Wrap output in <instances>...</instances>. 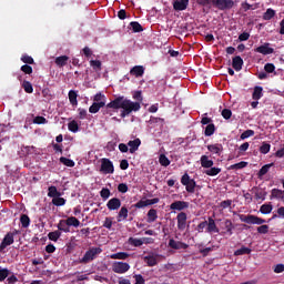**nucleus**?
<instances>
[{
  "label": "nucleus",
  "mask_w": 284,
  "mask_h": 284,
  "mask_svg": "<svg viewBox=\"0 0 284 284\" xmlns=\"http://www.w3.org/2000/svg\"><path fill=\"white\" fill-rule=\"evenodd\" d=\"M108 108H113V110H122L121 118L130 116L132 112H139L141 110V102H132L125 97L121 95L108 103Z\"/></svg>",
  "instance_id": "1"
},
{
  "label": "nucleus",
  "mask_w": 284,
  "mask_h": 284,
  "mask_svg": "<svg viewBox=\"0 0 284 284\" xmlns=\"http://www.w3.org/2000/svg\"><path fill=\"white\" fill-rule=\"evenodd\" d=\"M101 252H103L102 247H90L83 255L82 258H80V263L82 265H88V263H92V261H94V258H97V256L99 254H101Z\"/></svg>",
  "instance_id": "2"
},
{
  "label": "nucleus",
  "mask_w": 284,
  "mask_h": 284,
  "mask_svg": "<svg viewBox=\"0 0 284 284\" xmlns=\"http://www.w3.org/2000/svg\"><path fill=\"white\" fill-rule=\"evenodd\" d=\"M181 183L185 186V190L186 192H189V194H194L196 190V181H194V179H191L190 174L184 173L181 178Z\"/></svg>",
  "instance_id": "3"
},
{
  "label": "nucleus",
  "mask_w": 284,
  "mask_h": 284,
  "mask_svg": "<svg viewBox=\"0 0 284 284\" xmlns=\"http://www.w3.org/2000/svg\"><path fill=\"white\" fill-rule=\"evenodd\" d=\"M240 221L242 223H247V225H263V223H266V221L262 217H258L256 215H245V214H241L240 215Z\"/></svg>",
  "instance_id": "4"
},
{
  "label": "nucleus",
  "mask_w": 284,
  "mask_h": 284,
  "mask_svg": "<svg viewBox=\"0 0 284 284\" xmlns=\"http://www.w3.org/2000/svg\"><path fill=\"white\" fill-rule=\"evenodd\" d=\"M101 166H100V172L102 174H114V163L111 162L110 159L108 158H102L100 160Z\"/></svg>",
  "instance_id": "5"
},
{
  "label": "nucleus",
  "mask_w": 284,
  "mask_h": 284,
  "mask_svg": "<svg viewBox=\"0 0 284 284\" xmlns=\"http://www.w3.org/2000/svg\"><path fill=\"white\" fill-rule=\"evenodd\" d=\"M19 234V231L14 230V232H8L2 242L0 243V252H3L6 247L12 245L14 243V235Z\"/></svg>",
  "instance_id": "6"
},
{
  "label": "nucleus",
  "mask_w": 284,
  "mask_h": 284,
  "mask_svg": "<svg viewBox=\"0 0 284 284\" xmlns=\"http://www.w3.org/2000/svg\"><path fill=\"white\" fill-rule=\"evenodd\" d=\"M112 271L115 274H125V272H130V264L128 262H114L112 264Z\"/></svg>",
  "instance_id": "7"
},
{
  "label": "nucleus",
  "mask_w": 284,
  "mask_h": 284,
  "mask_svg": "<svg viewBox=\"0 0 284 284\" xmlns=\"http://www.w3.org/2000/svg\"><path fill=\"white\" fill-rule=\"evenodd\" d=\"M213 6L217 10H232L234 8V0H214Z\"/></svg>",
  "instance_id": "8"
},
{
  "label": "nucleus",
  "mask_w": 284,
  "mask_h": 284,
  "mask_svg": "<svg viewBox=\"0 0 284 284\" xmlns=\"http://www.w3.org/2000/svg\"><path fill=\"white\" fill-rule=\"evenodd\" d=\"M176 221H178V230H180V232H183V230L187 227V213L180 212L176 215Z\"/></svg>",
  "instance_id": "9"
},
{
  "label": "nucleus",
  "mask_w": 284,
  "mask_h": 284,
  "mask_svg": "<svg viewBox=\"0 0 284 284\" xmlns=\"http://www.w3.org/2000/svg\"><path fill=\"white\" fill-rule=\"evenodd\" d=\"M190 207V202L186 201H174L170 205V210H173L174 212H183V210H187Z\"/></svg>",
  "instance_id": "10"
},
{
  "label": "nucleus",
  "mask_w": 284,
  "mask_h": 284,
  "mask_svg": "<svg viewBox=\"0 0 284 284\" xmlns=\"http://www.w3.org/2000/svg\"><path fill=\"white\" fill-rule=\"evenodd\" d=\"M187 6H190V0L173 1V10H175V12H183V10H187Z\"/></svg>",
  "instance_id": "11"
},
{
  "label": "nucleus",
  "mask_w": 284,
  "mask_h": 284,
  "mask_svg": "<svg viewBox=\"0 0 284 284\" xmlns=\"http://www.w3.org/2000/svg\"><path fill=\"white\" fill-rule=\"evenodd\" d=\"M206 223V232L209 234H219L220 230L219 226H216V222L213 217H209Z\"/></svg>",
  "instance_id": "12"
},
{
  "label": "nucleus",
  "mask_w": 284,
  "mask_h": 284,
  "mask_svg": "<svg viewBox=\"0 0 284 284\" xmlns=\"http://www.w3.org/2000/svg\"><path fill=\"white\" fill-rule=\"evenodd\" d=\"M258 54H274V48L270 47V43H264L255 49Z\"/></svg>",
  "instance_id": "13"
},
{
  "label": "nucleus",
  "mask_w": 284,
  "mask_h": 284,
  "mask_svg": "<svg viewBox=\"0 0 284 284\" xmlns=\"http://www.w3.org/2000/svg\"><path fill=\"white\" fill-rule=\"evenodd\" d=\"M222 225V230H225L224 234H227L229 236H232V234H234V223H232V220H224Z\"/></svg>",
  "instance_id": "14"
},
{
  "label": "nucleus",
  "mask_w": 284,
  "mask_h": 284,
  "mask_svg": "<svg viewBox=\"0 0 284 284\" xmlns=\"http://www.w3.org/2000/svg\"><path fill=\"white\" fill-rule=\"evenodd\" d=\"M169 247H171L172 250H187L190 245L185 244L184 242H178L174 239H171L169 241Z\"/></svg>",
  "instance_id": "15"
},
{
  "label": "nucleus",
  "mask_w": 284,
  "mask_h": 284,
  "mask_svg": "<svg viewBox=\"0 0 284 284\" xmlns=\"http://www.w3.org/2000/svg\"><path fill=\"white\" fill-rule=\"evenodd\" d=\"M106 207L110 211H116L121 207V200L118 197H112L111 200L108 201Z\"/></svg>",
  "instance_id": "16"
},
{
  "label": "nucleus",
  "mask_w": 284,
  "mask_h": 284,
  "mask_svg": "<svg viewBox=\"0 0 284 284\" xmlns=\"http://www.w3.org/2000/svg\"><path fill=\"white\" fill-rule=\"evenodd\" d=\"M130 154H134L141 148V139L136 138L128 142Z\"/></svg>",
  "instance_id": "17"
},
{
  "label": "nucleus",
  "mask_w": 284,
  "mask_h": 284,
  "mask_svg": "<svg viewBox=\"0 0 284 284\" xmlns=\"http://www.w3.org/2000/svg\"><path fill=\"white\" fill-rule=\"evenodd\" d=\"M232 68L236 72H241V70H243V58H241V55H236L233 58Z\"/></svg>",
  "instance_id": "18"
},
{
  "label": "nucleus",
  "mask_w": 284,
  "mask_h": 284,
  "mask_svg": "<svg viewBox=\"0 0 284 284\" xmlns=\"http://www.w3.org/2000/svg\"><path fill=\"white\" fill-rule=\"evenodd\" d=\"M207 150L209 152H212V154L221 156V152H223V144H209Z\"/></svg>",
  "instance_id": "19"
},
{
  "label": "nucleus",
  "mask_w": 284,
  "mask_h": 284,
  "mask_svg": "<svg viewBox=\"0 0 284 284\" xmlns=\"http://www.w3.org/2000/svg\"><path fill=\"white\" fill-rule=\"evenodd\" d=\"M130 74L136 78L143 77L145 74V68L143 65H135L131 69Z\"/></svg>",
  "instance_id": "20"
},
{
  "label": "nucleus",
  "mask_w": 284,
  "mask_h": 284,
  "mask_svg": "<svg viewBox=\"0 0 284 284\" xmlns=\"http://www.w3.org/2000/svg\"><path fill=\"white\" fill-rule=\"evenodd\" d=\"M68 61H70V57L68 55H60L55 58L54 63L58 65V68H63L68 65Z\"/></svg>",
  "instance_id": "21"
},
{
  "label": "nucleus",
  "mask_w": 284,
  "mask_h": 284,
  "mask_svg": "<svg viewBox=\"0 0 284 284\" xmlns=\"http://www.w3.org/2000/svg\"><path fill=\"white\" fill-rule=\"evenodd\" d=\"M110 258L118 260V261H128L130 258V255L128 252H118L110 255Z\"/></svg>",
  "instance_id": "22"
},
{
  "label": "nucleus",
  "mask_w": 284,
  "mask_h": 284,
  "mask_svg": "<svg viewBox=\"0 0 284 284\" xmlns=\"http://www.w3.org/2000/svg\"><path fill=\"white\" fill-rule=\"evenodd\" d=\"M200 161H201L202 168H205V169L213 168L214 165V161L210 160V156L207 155H202Z\"/></svg>",
  "instance_id": "23"
},
{
  "label": "nucleus",
  "mask_w": 284,
  "mask_h": 284,
  "mask_svg": "<svg viewBox=\"0 0 284 284\" xmlns=\"http://www.w3.org/2000/svg\"><path fill=\"white\" fill-rule=\"evenodd\" d=\"M144 263H146V265L149 267H154V266L159 265V261L156 260V256H154V255L144 256Z\"/></svg>",
  "instance_id": "24"
},
{
  "label": "nucleus",
  "mask_w": 284,
  "mask_h": 284,
  "mask_svg": "<svg viewBox=\"0 0 284 284\" xmlns=\"http://www.w3.org/2000/svg\"><path fill=\"white\" fill-rule=\"evenodd\" d=\"M58 232H64L68 234L70 232V226L65 220H60L58 223Z\"/></svg>",
  "instance_id": "25"
},
{
  "label": "nucleus",
  "mask_w": 284,
  "mask_h": 284,
  "mask_svg": "<svg viewBox=\"0 0 284 284\" xmlns=\"http://www.w3.org/2000/svg\"><path fill=\"white\" fill-rule=\"evenodd\" d=\"M78 97H79V94L77 93V91H74V90L69 91V101H70L71 105H73V106L79 105V100H77Z\"/></svg>",
  "instance_id": "26"
},
{
  "label": "nucleus",
  "mask_w": 284,
  "mask_h": 284,
  "mask_svg": "<svg viewBox=\"0 0 284 284\" xmlns=\"http://www.w3.org/2000/svg\"><path fill=\"white\" fill-rule=\"evenodd\" d=\"M93 103H102V106L105 108V103H106L105 94L101 92L97 93L93 98Z\"/></svg>",
  "instance_id": "27"
},
{
  "label": "nucleus",
  "mask_w": 284,
  "mask_h": 284,
  "mask_svg": "<svg viewBox=\"0 0 284 284\" xmlns=\"http://www.w3.org/2000/svg\"><path fill=\"white\" fill-rule=\"evenodd\" d=\"M271 199H281L284 201V191L281 189H273L271 191Z\"/></svg>",
  "instance_id": "28"
},
{
  "label": "nucleus",
  "mask_w": 284,
  "mask_h": 284,
  "mask_svg": "<svg viewBox=\"0 0 284 284\" xmlns=\"http://www.w3.org/2000/svg\"><path fill=\"white\" fill-rule=\"evenodd\" d=\"M65 221L69 227H79V225H81V222L75 216H70Z\"/></svg>",
  "instance_id": "29"
},
{
  "label": "nucleus",
  "mask_w": 284,
  "mask_h": 284,
  "mask_svg": "<svg viewBox=\"0 0 284 284\" xmlns=\"http://www.w3.org/2000/svg\"><path fill=\"white\" fill-rule=\"evenodd\" d=\"M262 97H263V87H255L252 94V99H254V101H258L260 99H262Z\"/></svg>",
  "instance_id": "30"
},
{
  "label": "nucleus",
  "mask_w": 284,
  "mask_h": 284,
  "mask_svg": "<svg viewBox=\"0 0 284 284\" xmlns=\"http://www.w3.org/2000/svg\"><path fill=\"white\" fill-rule=\"evenodd\" d=\"M48 196L50 199H57L58 196H61V192H59V190H57V186H49Z\"/></svg>",
  "instance_id": "31"
},
{
  "label": "nucleus",
  "mask_w": 284,
  "mask_h": 284,
  "mask_svg": "<svg viewBox=\"0 0 284 284\" xmlns=\"http://www.w3.org/2000/svg\"><path fill=\"white\" fill-rule=\"evenodd\" d=\"M270 168H274V163L263 165L257 173L258 179H261V176H265V174L270 172Z\"/></svg>",
  "instance_id": "32"
},
{
  "label": "nucleus",
  "mask_w": 284,
  "mask_h": 284,
  "mask_svg": "<svg viewBox=\"0 0 284 284\" xmlns=\"http://www.w3.org/2000/svg\"><path fill=\"white\" fill-rule=\"evenodd\" d=\"M245 254H252V248L247 246H242L241 248L234 252V256H243Z\"/></svg>",
  "instance_id": "33"
},
{
  "label": "nucleus",
  "mask_w": 284,
  "mask_h": 284,
  "mask_svg": "<svg viewBox=\"0 0 284 284\" xmlns=\"http://www.w3.org/2000/svg\"><path fill=\"white\" fill-rule=\"evenodd\" d=\"M159 219V215L156 213V210L151 209L148 212V223H154Z\"/></svg>",
  "instance_id": "34"
},
{
  "label": "nucleus",
  "mask_w": 284,
  "mask_h": 284,
  "mask_svg": "<svg viewBox=\"0 0 284 284\" xmlns=\"http://www.w3.org/2000/svg\"><path fill=\"white\" fill-rule=\"evenodd\" d=\"M214 132H216V125H214V123H210L204 130V135L212 136Z\"/></svg>",
  "instance_id": "35"
},
{
  "label": "nucleus",
  "mask_w": 284,
  "mask_h": 284,
  "mask_svg": "<svg viewBox=\"0 0 284 284\" xmlns=\"http://www.w3.org/2000/svg\"><path fill=\"white\" fill-rule=\"evenodd\" d=\"M128 207L126 206H122L121 210L118 213V221H125V219H128Z\"/></svg>",
  "instance_id": "36"
},
{
  "label": "nucleus",
  "mask_w": 284,
  "mask_h": 284,
  "mask_svg": "<svg viewBox=\"0 0 284 284\" xmlns=\"http://www.w3.org/2000/svg\"><path fill=\"white\" fill-rule=\"evenodd\" d=\"M207 176H216L221 174V168L211 166L209 170L204 172Z\"/></svg>",
  "instance_id": "37"
},
{
  "label": "nucleus",
  "mask_w": 284,
  "mask_h": 284,
  "mask_svg": "<svg viewBox=\"0 0 284 284\" xmlns=\"http://www.w3.org/2000/svg\"><path fill=\"white\" fill-rule=\"evenodd\" d=\"M22 88L24 92H27V94H32V92H34V88L32 87V83H30V81L28 80H24L22 82Z\"/></svg>",
  "instance_id": "38"
},
{
  "label": "nucleus",
  "mask_w": 284,
  "mask_h": 284,
  "mask_svg": "<svg viewBox=\"0 0 284 284\" xmlns=\"http://www.w3.org/2000/svg\"><path fill=\"white\" fill-rule=\"evenodd\" d=\"M48 239H49V241H53L54 243H57V241H59V239H61V231L50 232L48 234Z\"/></svg>",
  "instance_id": "39"
},
{
  "label": "nucleus",
  "mask_w": 284,
  "mask_h": 284,
  "mask_svg": "<svg viewBox=\"0 0 284 284\" xmlns=\"http://www.w3.org/2000/svg\"><path fill=\"white\" fill-rule=\"evenodd\" d=\"M20 223L24 229L30 227V216H28L27 214H22L20 216Z\"/></svg>",
  "instance_id": "40"
},
{
  "label": "nucleus",
  "mask_w": 284,
  "mask_h": 284,
  "mask_svg": "<svg viewBox=\"0 0 284 284\" xmlns=\"http://www.w3.org/2000/svg\"><path fill=\"white\" fill-rule=\"evenodd\" d=\"M272 210H274V206H272V204H263L260 207L261 214H272Z\"/></svg>",
  "instance_id": "41"
},
{
  "label": "nucleus",
  "mask_w": 284,
  "mask_h": 284,
  "mask_svg": "<svg viewBox=\"0 0 284 284\" xmlns=\"http://www.w3.org/2000/svg\"><path fill=\"white\" fill-rule=\"evenodd\" d=\"M65 202H67L65 199L61 196L52 199V204L55 205V207H61L65 205Z\"/></svg>",
  "instance_id": "42"
},
{
  "label": "nucleus",
  "mask_w": 284,
  "mask_h": 284,
  "mask_svg": "<svg viewBox=\"0 0 284 284\" xmlns=\"http://www.w3.org/2000/svg\"><path fill=\"white\" fill-rule=\"evenodd\" d=\"M101 108H104L102 103L93 102L92 105L89 108V112L91 114H97Z\"/></svg>",
  "instance_id": "43"
},
{
  "label": "nucleus",
  "mask_w": 284,
  "mask_h": 284,
  "mask_svg": "<svg viewBox=\"0 0 284 284\" xmlns=\"http://www.w3.org/2000/svg\"><path fill=\"white\" fill-rule=\"evenodd\" d=\"M60 163H62V165H65L67 168H74L75 163L73 162V160H70L65 156H61L60 158Z\"/></svg>",
  "instance_id": "44"
},
{
  "label": "nucleus",
  "mask_w": 284,
  "mask_h": 284,
  "mask_svg": "<svg viewBox=\"0 0 284 284\" xmlns=\"http://www.w3.org/2000/svg\"><path fill=\"white\" fill-rule=\"evenodd\" d=\"M68 130L73 133L79 132V123L77 122V120H73L68 123Z\"/></svg>",
  "instance_id": "45"
},
{
  "label": "nucleus",
  "mask_w": 284,
  "mask_h": 284,
  "mask_svg": "<svg viewBox=\"0 0 284 284\" xmlns=\"http://www.w3.org/2000/svg\"><path fill=\"white\" fill-rule=\"evenodd\" d=\"M143 240L142 239H134V237H130L129 239V244L132 245L133 247H141V245H143Z\"/></svg>",
  "instance_id": "46"
},
{
  "label": "nucleus",
  "mask_w": 284,
  "mask_h": 284,
  "mask_svg": "<svg viewBox=\"0 0 284 284\" xmlns=\"http://www.w3.org/2000/svg\"><path fill=\"white\" fill-rule=\"evenodd\" d=\"M276 14V11H274L273 9H267L266 12L263 14V19L264 21H270L271 19H274Z\"/></svg>",
  "instance_id": "47"
},
{
  "label": "nucleus",
  "mask_w": 284,
  "mask_h": 284,
  "mask_svg": "<svg viewBox=\"0 0 284 284\" xmlns=\"http://www.w3.org/2000/svg\"><path fill=\"white\" fill-rule=\"evenodd\" d=\"M130 26L133 32H143V26H141V23H139L138 21L130 22Z\"/></svg>",
  "instance_id": "48"
},
{
  "label": "nucleus",
  "mask_w": 284,
  "mask_h": 284,
  "mask_svg": "<svg viewBox=\"0 0 284 284\" xmlns=\"http://www.w3.org/2000/svg\"><path fill=\"white\" fill-rule=\"evenodd\" d=\"M243 168H247V162L242 161L240 163L232 164L229 166V170H243Z\"/></svg>",
  "instance_id": "49"
},
{
  "label": "nucleus",
  "mask_w": 284,
  "mask_h": 284,
  "mask_svg": "<svg viewBox=\"0 0 284 284\" xmlns=\"http://www.w3.org/2000/svg\"><path fill=\"white\" fill-rule=\"evenodd\" d=\"M159 163L163 168H168V165H170V159H168L165 154H160Z\"/></svg>",
  "instance_id": "50"
},
{
  "label": "nucleus",
  "mask_w": 284,
  "mask_h": 284,
  "mask_svg": "<svg viewBox=\"0 0 284 284\" xmlns=\"http://www.w3.org/2000/svg\"><path fill=\"white\" fill-rule=\"evenodd\" d=\"M10 276V270L1 268L0 270V283H3Z\"/></svg>",
  "instance_id": "51"
},
{
  "label": "nucleus",
  "mask_w": 284,
  "mask_h": 284,
  "mask_svg": "<svg viewBox=\"0 0 284 284\" xmlns=\"http://www.w3.org/2000/svg\"><path fill=\"white\" fill-rule=\"evenodd\" d=\"M272 149V145L267 142H263V144L260 146L261 154H268L270 150Z\"/></svg>",
  "instance_id": "52"
},
{
  "label": "nucleus",
  "mask_w": 284,
  "mask_h": 284,
  "mask_svg": "<svg viewBox=\"0 0 284 284\" xmlns=\"http://www.w3.org/2000/svg\"><path fill=\"white\" fill-rule=\"evenodd\" d=\"M33 123L36 125H45V123H48V120L41 115H38L33 119Z\"/></svg>",
  "instance_id": "53"
},
{
  "label": "nucleus",
  "mask_w": 284,
  "mask_h": 284,
  "mask_svg": "<svg viewBox=\"0 0 284 284\" xmlns=\"http://www.w3.org/2000/svg\"><path fill=\"white\" fill-rule=\"evenodd\" d=\"M90 65H91V68H93V70H95V72H100V70H101V60H91Z\"/></svg>",
  "instance_id": "54"
},
{
  "label": "nucleus",
  "mask_w": 284,
  "mask_h": 284,
  "mask_svg": "<svg viewBox=\"0 0 284 284\" xmlns=\"http://www.w3.org/2000/svg\"><path fill=\"white\" fill-rule=\"evenodd\" d=\"M250 136H254V130H246L244 131L241 135H240V139L242 141H245V139H250Z\"/></svg>",
  "instance_id": "55"
},
{
  "label": "nucleus",
  "mask_w": 284,
  "mask_h": 284,
  "mask_svg": "<svg viewBox=\"0 0 284 284\" xmlns=\"http://www.w3.org/2000/svg\"><path fill=\"white\" fill-rule=\"evenodd\" d=\"M100 196L101 199H103L104 201H108V199H110V189L103 187L100 191Z\"/></svg>",
  "instance_id": "56"
},
{
  "label": "nucleus",
  "mask_w": 284,
  "mask_h": 284,
  "mask_svg": "<svg viewBox=\"0 0 284 284\" xmlns=\"http://www.w3.org/2000/svg\"><path fill=\"white\" fill-rule=\"evenodd\" d=\"M21 61H22L23 63H27V65H32V64H34V59H33L32 57H30V55H22V57H21Z\"/></svg>",
  "instance_id": "57"
},
{
  "label": "nucleus",
  "mask_w": 284,
  "mask_h": 284,
  "mask_svg": "<svg viewBox=\"0 0 284 284\" xmlns=\"http://www.w3.org/2000/svg\"><path fill=\"white\" fill-rule=\"evenodd\" d=\"M267 232H270V226L267 224H263L257 227L258 234H267Z\"/></svg>",
  "instance_id": "58"
},
{
  "label": "nucleus",
  "mask_w": 284,
  "mask_h": 284,
  "mask_svg": "<svg viewBox=\"0 0 284 284\" xmlns=\"http://www.w3.org/2000/svg\"><path fill=\"white\" fill-rule=\"evenodd\" d=\"M264 70L265 72H267L268 74H272V72H274V70H276V67L274 65V63H266L264 65Z\"/></svg>",
  "instance_id": "59"
},
{
  "label": "nucleus",
  "mask_w": 284,
  "mask_h": 284,
  "mask_svg": "<svg viewBox=\"0 0 284 284\" xmlns=\"http://www.w3.org/2000/svg\"><path fill=\"white\" fill-rule=\"evenodd\" d=\"M222 116H223V119L229 121V119H232V110H230V109L222 110Z\"/></svg>",
  "instance_id": "60"
},
{
  "label": "nucleus",
  "mask_w": 284,
  "mask_h": 284,
  "mask_svg": "<svg viewBox=\"0 0 284 284\" xmlns=\"http://www.w3.org/2000/svg\"><path fill=\"white\" fill-rule=\"evenodd\" d=\"M129 187L128 184L125 183H120L118 185V192H120L121 194H125L128 192Z\"/></svg>",
  "instance_id": "61"
},
{
  "label": "nucleus",
  "mask_w": 284,
  "mask_h": 284,
  "mask_svg": "<svg viewBox=\"0 0 284 284\" xmlns=\"http://www.w3.org/2000/svg\"><path fill=\"white\" fill-rule=\"evenodd\" d=\"M134 207H136V210L148 207V200H145V201L140 200L138 203L134 204Z\"/></svg>",
  "instance_id": "62"
},
{
  "label": "nucleus",
  "mask_w": 284,
  "mask_h": 284,
  "mask_svg": "<svg viewBox=\"0 0 284 284\" xmlns=\"http://www.w3.org/2000/svg\"><path fill=\"white\" fill-rule=\"evenodd\" d=\"M21 72L24 74H32V67L29 64H24L21 67Z\"/></svg>",
  "instance_id": "63"
},
{
  "label": "nucleus",
  "mask_w": 284,
  "mask_h": 284,
  "mask_svg": "<svg viewBox=\"0 0 284 284\" xmlns=\"http://www.w3.org/2000/svg\"><path fill=\"white\" fill-rule=\"evenodd\" d=\"M135 284H145V278L141 274L134 275Z\"/></svg>",
  "instance_id": "64"
}]
</instances>
